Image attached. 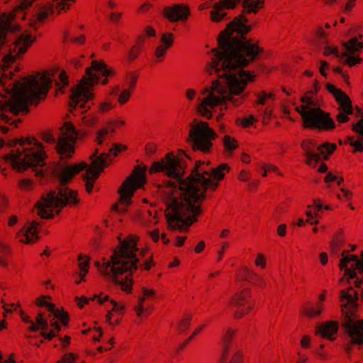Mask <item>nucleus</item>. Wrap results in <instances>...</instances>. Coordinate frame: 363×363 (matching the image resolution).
Masks as SVG:
<instances>
[{
    "label": "nucleus",
    "instance_id": "obj_2",
    "mask_svg": "<svg viewBox=\"0 0 363 363\" xmlns=\"http://www.w3.org/2000/svg\"><path fill=\"white\" fill-rule=\"evenodd\" d=\"M13 13L0 15V53L4 54L2 68L0 69V116L6 123L13 125L16 121L11 120L8 112L17 115L27 112L28 104L36 105L45 99L53 82L60 89L68 84V77L61 72L59 81L55 79L57 71H47L36 77H28L21 81L11 80V71L5 69L16 57L26 52L35 41V37L28 31L20 32L14 23Z\"/></svg>",
    "mask_w": 363,
    "mask_h": 363
},
{
    "label": "nucleus",
    "instance_id": "obj_63",
    "mask_svg": "<svg viewBox=\"0 0 363 363\" xmlns=\"http://www.w3.org/2000/svg\"><path fill=\"white\" fill-rule=\"evenodd\" d=\"M121 16V13H111L110 14V18L113 22L117 23L119 21Z\"/></svg>",
    "mask_w": 363,
    "mask_h": 363
},
{
    "label": "nucleus",
    "instance_id": "obj_5",
    "mask_svg": "<svg viewBox=\"0 0 363 363\" xmlns=\"http://www.w3.org/2000/svg\"><path fill=\"white\" fill-rule=\"evenodd\" d=\"M341 255L339 267L343 274L340 279V284L346 287L341 290L340 298L344 315L342 325L351 337L352 342L359 345L363 342V319L356 320L358 293L353 286L362 287L363 299V255L359 259L357 255L343 250Z\"/></svg>",
    "mask_w": 363,
    "mask_h": 363
},
{
    "label": "nucleus",
    "instance_id": "obj_1",
    "mask_svg": "<svg viewBox=\"0 0 363 363\" xmlns=\"http://www.w3.org/2000/svg\"><path fill=\"white\" fill-rule=\"evenodd\" d=\"M246 21L245 16L240 15L230 22L218 38V48L211 50L213 57L206 71L210 74L216 73L218 79L201 91L206 96L203 99L198 98L197 111L203 117L210 118L211 110L218 105L241 104L247 96V84L254 80L255 75L242 67L254 61L262 50L245 37L250 30Z\"/></svg>",
    "mask_w": 363,
    "mask_h": 363
},
{
    "label": "nucleus",
    "instance_id": "obj_36",
    "mask_svg": "<svg viewBox=\"0 0 363 363\" xmlns=\"http://www.w3.org/2000/svg\"><path fill=\"white\" fill-rule=\"evenodd\" d=\"M161 42L164 48H169L173 43V34L170 33H163L161 38Z\"/></svg>",
    "mask_w": 363,
    "mask_h": 363
},
{
    "label": "nucleus",
    "instance_id": "obj_17",
    "mask_svg": "<svg viewBox=\"0 0 363 363\" xmlns=\"http://www.w3.org/2000/svg\"><path fill=\"white\" fill-rule=\"evenodd\" d=\"M36 324H32L28 328V330L31 332H36L40 330V335L45 339L51 340L56 336L55 330H50L48 331L49 322L43 318L41 313H38L35 318Z\"/></svg>",
    "mask_w": 363,
    "mask_h": 363
},
{
    "label": "nucleus",
    "instance_id": "obj_23",
    "mask_svg": "<svg viewBox=\"0 0 363 363\" xmlns=\"http://www.w3.org/2000/svg\"><path fill=\"white\" fill-rule=\"evenodd\" d=\"M340 107L338 111H343L347 113H353L352 101L350 97L343 91L335 99Z\"/></svg>",
    "mask_w": 363,
    "mask_h": 363
},
{
    "label": "nucleus",
    "instance_id": "obj_48",
    "mask_svg": "<svg viewBox=\"0 0 363 363\" xmlns=\"http://www.w3.org/2000/svg\"><path fill=\"white\" fill-rule=\"evenodd\" d=\"M167 49L164 45L158 46L155 52V57L160 60L164 56Z\"/></svg>",
    "mask_w": 363,
    "mask_h": 363
},
{
    "label": "nucleus",
    "instance_id": "obj_7",
    "mask_svg": "<svg viewBox=\"0 0 363 363\" xmlns=\"http://www.w3.org/2000/svg\"><path fill=\"white\" fill-rule=\"evenodd\" d=\"M96 72L101 73L103 76H110L112 71L103 62L93 60L91 67L86 69L85 75L82 78L80 82L72 89L70 96L71 111L74 115L79 113L82 114L89 109L91 106L88 103L94 97L91 89L94 84L99 83V78Z\"/></svg>",
    "mask_w": 363,
    "mask_h": 363
},
{
    "label": "nucleus",
    "instance_id": "obj_21",
    "mask_svg": "<svg viewBox=\"0 0 363 363\" xmlns=\"http://www.w3.org/2000/svg\"><path fill=\"white\" fill-rule=\"evenodd\" d=\"M335 128V123L330 113L319 108V131H330Z\"/></svg>",
    "mask_w": 363,
    "mask_h": 363
},
{
    "label": "nucleus",
    "instance_id": "obj_35",
    "mask_svg": "<svg viewBox=\"0 0 363 363\" xmlns=\"http://www.w3.org/2000/svg\"><path fill=\"white\" fill-rule=\"evenodd\" d=\"M223 144L225 149L228 151H232L237 147L236 141L228 135H225L223 138Z\"/></svg>",
    "mask_w": 363,
    "mask_h": 363
},
{
    "label": "nucleus",
    "instance_id": "obj_3",
    "mask_svg": "<svg viewBox=\"0 0 363 363\" xmlns=\"http://www.w3.org/2000/svg\"><path fill=\"white\" fill-rule=\"evenodd\" d=\"M203 162H196L192 173L186 180L182 179L184 169L182 162L168 153L160 162H153L150 172H164L170 178L175 179L179 187L169 186L161 191V197L166 207L165 216L169 228L181 230L197 220L201 209L196 203L205 199L207 188L215 190L225 176L224 171L229 167L223 163L216 168L203 167Z\"/></svg>",
    "mask_w": 363,
    "mask_h": 363
},
{
    "label": "nucleus",
    "instance_id": "obj_47",
    "mask_svg": "<svg viewBox=\"0 0 363 363\" xmlns=\"http://www.w3.org/2000/svg\"><path fill=\"white\" fill-rule=\"evenodd\" d=\"M191 315H189V317L186 318L185 319H183L181 320L179 325V330L180 331H184L186 330L189 326V323L191 321Z\"/></svg>",
    "mask_w": 363,
    "mask_h": 363
},
{
    "label": "nucleus",
    "instance_id": "obj_43",
    "mask_svg": "<svg viewBox=\"0 0 363 363\" xmlns=\"http://www.w3.org/2000/svg\"><path fill=\"white\" fill-rule=\"evenodd\" d=\"M82 119L83 123L86 126L93 125L94 124H95V123L97 121L96 117L94 116H91V115L84 116V117H82Z\"/></svg>",
    "mask_w": 363,
    "mask_h": 363
},
{
    "label": "nucleus",
    "instance_id": "obj_4",
    "mask_svg": "<svg viewBox=\"0 0 363 363\" xmlns=\"http://www.w3.org/2000/svg\"><path fill=\"white\" fill-rule=\"evenodd\" d=\"M126 146L120 144H113L108 149V152L99 154L98 149L91 155L92 162L90 166L86 162L79 164L69 165L65 162L59 163L53 167V174L59 182L57 191H50L42 196L40 201L35 204L36 213L42 218H52L54 213H59L61 208L65 206H73L79 203L77 192L68 188L66 184L72 181L74 175L85 169L84 179L86 181V189L91 192L94 179H97L104 167L110 163L109 156H116L118 152L125 150Z\"/></svg>",
    "mask_w": 363,
    "mask_h": 363
},
{
    "label": "nucleus",
    "instance_id": "obj_24",
    "mask_svg": "<svg viewBox=\"0 0 363 363\" xmlns=\"http://www.w3.org/2000/svg\"><path fill=\"white\" fill-rule=\"evenodd\" d=\"M155 291L152 289H148L146 288H143V296H140L138 298L139 306L135 308L137 311V315L138 316H140L144 312L143 308V302L145 300V298H155Z\"/></svg>",
    "mask_w": 363,
    "mask_h": 363
},
{
    "label": "nucleus",
    "instance_id": "obj_51",
    "mask_svg": "<svg viewBox=\"0 0 363 363\" xmlns=\"http://www.w3.org/2000/svg\"><path fill=\"white\" fill-rule=\"evenodd\" d=\"M34 1L35 0H24L22 1H20L18 3V4L17 5V7L19 10L23 11V10L26 9L28 7H29L31 5L32 2Z\"/></svg>",
    "mask_w": 363,
    "mask_h": 363
},
{
    "label": "nucleus",
    "instance_id": "obj_11",
    "mask_svg": "<svg viewBox=\"0 0 363 363\" xmlns=\"http://www.w3.org/2000/svg\"><path fill=\"white\" fill-rule=\"evenodd\" d=\"M145 183V171L139 167L135 168V175L130 176L123 183L119 189L120 201L124 207L119 208L118 204L112 206V210L118 213H124L126 207L131 203V197L138 188H140Z\"/></svg>",
    "mask_w": 363,
    "mask_h": 363
},
{
    "label": "nucleus",
    "instance_id": "obj_49",
    "mask_svg": "<svg viewBox=\"0 0 363 363\" xmlns=\"http://www.w3.org/2000/svg\"><path fill=\"white\" fill-rule=\"evenodd\" d=\"M140 51V48H136V47H133L129 52L128 53V59L129 61H133L138 57V53Z\"/></svg>",
    "mask_w": 363,
    "mask_h": 363
},
{
    "label": "nucleus",
    "instance_id": "obj_32",
    "mask_svg": "<svg viewBox=\"0 0 363 363\" xmlns=\"http://www.w3.org/2000/svg\"><path fill=\"white\" fill-rule=\"evenodd\" d=\"M79 268L80 269V277L82 280H84V278L86 273L88 272V267H89V259L86 258L80 255L79 256Z\"/></svg>",
    "mask_w": 363,
    "mask_h": 363
},
{
    "label": "nucleus",
    "instance_id": "obj_10",
    "mask_svg": "<svg viewBox=\"0 0 363 363\" xmlns=\"http://www.w3.org/2000/svg\"><path fill=\"white\" fill-rule=\"evenodd\" d=\"M189 138L194 150L207 153L212 149V141L216 139V134L207 123L200 121L191 126Z\"/></svg>",
    "mask_w": 363,
    "mask_h": 363
},
{
    "label": "nucleus",
    "instance_id": "obj_45",
    "mask_svg": "<svg viewBox=\"0 0 363 363\" xmlns=\"http://www.w3.org/2000/svg\"><path fill=\"white\" fill-rule=\"evenodd\" d=\"M77 356L73 353H66L62 358L63 363H74Z\"/></svg>",
    "mask_w": 363,
    "mask_h": 363
},
{
    "label": "nucleus",
    "instance_id": "obj_22",
    "mask_svg": "<svg viewBox=\"0 0 363 363\" xmlns=\"http://www.w3.org/2000/svg\"><path fill=\"white\" fill-rule=\"evenodd\" d=\"M337 324L336 322L329 321L324 325H319V335L330 340H333V336L337 331Z\"/></svg>",
    "mask_w": 363,
    "mask_h": 363
},
{
    "label": "nucleus",
    "instance_id": "obj_56",
    "mask_svg": "<svg viewBox=\"0 0 363 363\" xmlns=\"http://www.w3.org/2000/svg\"><path fill=\"white\" fill-rule=\"evenodd\" d=\"M113 107V106L112 105L111 103L106 101L101 104L100 111L101 112H106V111H109L110 109H111Z\"/></svg>",
    "mask_w": 363,
    "mask_h": 363
},
{
    "label": "nucleus",
    "instance_id": "obj_6",
    "mask_svg": "<svg viewBox=\"0 0 363 363\" xmlns=\"http://www.w3.org/2000/svg\"><path fill=\"white\" fill-rule=\"evenodd\" d=\"M139 252L133 240L122 241L118 250H115L111 257V259L101 264L96 262L103 276L108 278L115 285L126 292L131 290L132 279L130 276L136 270L140 262V258L137 255Z\"/></svg>",
    "mask_w": 363,
    "mask_h": 363
},
{
    "label": "nucleus",
    "instance_id": "obj_44",
    "mask_svg": "<svg viewBox=\"0 0 363 363\" xmlns=\"http://www.w3.org/2000/svg\"><path fill=\"white\" fill-rule=\"evenodd\" d=\"M130 92L128 89L123 90L118 96V102L121 104L126 103L130 98Z\"/></svg>",
    "mask_w": 363,
    "mask_h": 363
},
{
    "label": "nucleus",
    "instance_id": "obj_20",
    "mask_svg": "<svg viewBox=\"0 0 363 363\" xmlns=\"http://www.w3.org/2000/svg\"><path fill=\"white\" fill-rule=\"evenodd\" d=\"M50 298L49 296H43L38 298L37 300V305L38 306H45L48 308V311L53 314L55 318L57 320H59L63 325H67V320H68V315L66 312L63 311H60L58 309H56L55 308V305L50 303H48L45 301V298Z\"/></svg>",
    "mask_w": 363,
    "mask_h": 363
},
{
    "label": "nucleus",
    "instance_id": "obj_30",
    "mask_svg": "<svg viewBox=\"0 0 363 363\" xmlns=\"http://www.w3.org/2000/svg\"><path fill=\"white\" fill-rule=\"evenodd\" d=\"M351 55L352 54L347 53V52H342L340 57L342 59L345 58L344 62L346 65H347L350 67H352V66H354L357 64H359L361 62V61H362L361 58H359L358 57L352 56Z\"/></svg>",
    "mask_w": 363,
    "mask_h": 363
},
{
    "label": "nucleus",
    "instance_id": "obj_16",
    "mask_svg": "<svg viewBox=\"0 0 363 363\" xmlns=\"http://www.w3.org/2000/svg\"><path fill=\"white\" fill-rule=\"evenodd\" d=\"M40 223L33 220L32 222H27L23 228L17 233V237H21L20 241L26 244H30L39 238L38 235V227Z\"/></svg>",
    "mask_w": 363,
    "mask_h": 363
},
{
    "label": "nucleus",
    "instance_id": "obj_55",
    "mask_svg": "<svg viewBox=\"0 0 363 363\" xmlns=\"http://www.w3.org/2000/svg\"><path fill=\"white\" fill-rule=\"evenodd\" d=\"M350 145L354 147L355 152H362L363 151V145L362 142L359 140H356L354 142H351Z\"/></svg>",
    "mask_w": 363,
    "mask_h": 363
},
{
    "label": "nucleus",
    "instance_id": "obj_39",
    "mask_svg": "<svg viewBox=\"0 0 363 363\" xmlns=\"http://www.w3.org/2000/svg\"><path fill=\"white\" fill-rule=\"evenodd\" d=\"M273 98L274 94L272 93H267L266 91H262L257 96V102L262 105H264L266 100L272 99Z\"/></svg>",
    "mask_w": 363,
    "mask_h": 363
},
{
    "label": "nucleus",
    "instance_id": "obj_27",
    "mask_svg": "<svg viewBox=\"0 0 363 363\" xmlns=\"http://www.w3.org/2000/svg\"><path fill=\"white\" fill-rule=\"evenodd\" d=\"M336 149L337 145L335 143H325L319 145V160L320 157L325 160H328Z\"/></svg>",
    "mask_w": 363,
    "mask_h": 363
},
{
    "label": "nucleus",
    "instance_id": "obj_40",
    "mask_svg": "<svg viewBox=\"0 0 363 363\" xmlns=\"http://www.w3.org/2000/svg\"><path fill=\"white\" fill-rule=\"evenodd\" d=\"M339 113L336 116L337 121L340 123H345L349 121L350 117L349 115H352L353 113H347L343 111H338Z\"/></svg>",
    "mask_w": 363,
    "mask_h": 363
},
{
    "label": "nucleus",
    "instance_id": "obj_50",
    "mask_svg": "<svg viewBox=\"0 0 363 363\" xmlns=\"http://www.w3.org/2000/svg\"><path fill=\"white\" fill-rule=\"evenodd\" d=\"M337 179V177L331 172H328L323 178L324 182L328 185H330L331 182H335Z\"/></svg>",
    "mask_w": 363,
    "mask_h": 363
},
{
    "label": "nucleus",
    "instance_id": "obj_14",
    "mask_svg": "<svg viewBox=\"0 0 363 363\" xmlns=\"http://www.w3.org/2000/svg\"><path fill=\"white\" fill-rule=\"evenodd\" d=\"M74 0H55V4H48L46 6L41 7L37 12L36 20H33L30 22V26L37 28L36 24L38 21H42L46 18L48 15L52 13L54 10L56 9L60 13L62 10H66L69 8L70 4L74 2Z\"/></svg>",
    "mask_w": 363,
    "mask_h": 363
},
{
    "label": "nucleus",
    "instance_id": "obj_41",
    "mask_svg": "<svg viewBox=\"0 0 363 363\" xmlns=\"http://www.w3.org/2000/svg\"><path fill=\"white\" fill-rule=\"evenodd\" d=\"M18 186L23 191L31 189L33 187V182L30 179H22L18 182Z\"/></svg>",
    "mask_w": 363,
    "mask_h": 363
},
{
    "label": "nucleus",
    "instance_id": "obj_33",
    "mask_svg": "<svg viewBox=\"0 0 363 363\" xmlns=\"http://www.w3.org/2000/svg\"><path fill=\"white\" fill-rule=\"evenodd\" d=\"M318 214V202L314 201V210L313 212L311 210H308L306 211V215L307 216V219L306 220V223L313 224L318 223V219L316 218V216Z\"/></svg>",
    "mask_w": 363,
    "mask_h": 363
},
{
    "label": "nucleus",
    "instance_id": "obj_26",
    "mask_svg": "<svg viewBox=\"0 0 363 363\" xmlns=\"http://www.w3.org/2000/svg\"><path fill=\"white\" fill-rule=\"evenodd\" d=\"M235 332L230 329L228 330L226 334H225L222 337L223 342V352L220 357V363H225L227 361V356L229 350L228 343L230 342L233 334Z\"/></svg>",
    "mask_w": 363,
    "mask_h": 363
},
{
    "label": "nucleus",
    "instance_id": "obj_9",
    "mask_svg": "<svg viewBox=\"0 0 363 363\" xmlns=\"http://www.w3.org/2000/svg\"><path fill=\"white\" fill-rule=\"evenodd\" d=\"M79 131L69 122H66L61 130L58 140L47 131L42 133L41 138L49 144H54L55 148L62 158L69 157L74 152V144L79 135Z\"/></svg>",
    "mask_w": 363,
    "mask_h": 363
},
{
    "label": "nucleus",
    "instance_id": "obj_37",
    "mask_svg": "<svg viewBox=\"0 0 363 363\" xmlns=\"http://www.w3.org/2000/svg\"><path fill=\"white\" fill-rule=\"evenodd\" d=\"M337 196L339 199H345L350 201L352 199V193L345 188H341L340 193H338Z\"/></svg>",
    "mask_w": 363,
    "mask_h": 363
},
{
    "label": "nucleus",
    "instance_id": "obj_53",
    "mask_svg": "<svg viewBox=\"0 0 363 363\" xmlns=\"http://www.w3.org/2000/svg\"><path fill=\"white\" fill-rule=\"evenodd\" d=\"M255 121V117L252 115H250L242 119V123L243 126L247 127L251 125Z\"/></svg>",
    "mask_w": 363,
    "mask_h": 363
},
{
    "label": "nucleus",
    "instance_id": "obj_64",
    "mask_svg": "<svg viewBox=\"0 0 363 363\" xmlns=\"http://www.w3.org/2000/svg\"><path fill=\"white\" fill-rule=\"evenodd\" d=\"M255 264L257 266H261L262 267H264L265 266V262H264V257L263 255H259L256 261H255Z\"/></svg>",
    "mask_w": 363,
    "mask_h": 363
},
{
    "label": "nucleus",
    "instance_id": "obj_57",
    "mask_svg": "<svg viewBox=\"0 0 363 363\" xmlns=\"http://www.w3.org/2000/svg\"><path fill=\"white\" fill-rule=\"evenodd\" d=\"M310 337L308 335H304L301 340V345L303 347L307 348L310 345Z\"/></svg>",
    "mask_w": 363,
    "mask_h": 363
},
{
    "label": "nucleus",
    "instance_id": "obj_19",
    "mask_svg": "<svg viewBox=\"0 0 363 363\" xmlns=\"http://www.w3.org/2000/svg\"><path fill=\"white\" fill-rule=\"evenodd\" d=\"M301 147L304 150L306 163L311 167H315L318 163V155L315 153L317 148L315 141L311 139L304 140L301 143Z\"/></svg>",
    "mask_w": 363,
    "mask_h": 363
},
{
    "label": "nucleus",
    "instance_id": "obj_28",
    "mask_svg": "<svg viewBox=\"0 0 363 363\" xmlns=\"http://www.w3.org/2000/svg\"><path fill=\"white\" fill-rule=\"evenodd\" d=\"M96 298H98V302L101 304H103L106 301H109L111 304L112 305V311H116V313L121 314L122 313L123 309H124V306L123 305H121L119 303H118L116 301L114 300H110L109 299V296H104V297H101V296H98L97 295H94V297L92 298V300L95 299Z\"/></svg>",
    "mask_w": 363,
    "mask_h": 363
},
{
    "label": "nucleus",
    "instance_id": "obj_46",
    "mask_svg": "<svg viewBox=\"0 0 363 363\" xmlns=\"http://www.w3.org/2000/svg\"><path fill=\"white\" fill-rule=\"evenodd\" d=\"M326 87L328 91L333 95L335 99L339 96V93L341 94L343 92L341 89H337L334 85L331 84H327Z\"/></svg>",
    "mask_w": 363,
    "mask_h": 363
},
{
    "label": "nucleus",
    "instance_id": "obj_31",
    "mask_svg": "<svg viewBox=\"0 0 363 363\" xmlns=\"http://www.w3.org/2000/svg\"><path fill=\"white\" fill-rule=\"evenodd\" d=\"M10 248L6 245L0 242V265L2 267L7 266L6 258L9 255Z\"/></svg>",
    "mask_w": 363,
    "mask_h": 363
},
{
    "label": "nucleus",
    "instance_id": "obj_38",
    "mask_svg": "<svg viewBox=\"0 0 363 363\" xmlns=\"http://www.w3.org/2000/svg\"><path fill=\"white\" fill-rule=\"evenodd\" d=\"M301 313L302 315H306L308 318H313L317 313V312L315 311V309L312 306H311V305H307V306L303 307L301 309Z\"/></svg>",
    "mask_w": 363,
    "mask_h": 363
},
{
    "label": "nucleus",
    "instance_id": "obj_59",
    "mask_svg": "<svg viewBox=\"0 0 363 363\" xmlns=\"http://www.w3.org/2000/svg\"><path fill=\"white\" fill-rule=\"evenodd\" d=\"M286 225L285 224H281L278 226L277 233L279 236H284L286 233Z\"/></svg>",
    "mask_w": 363,
    "mask_h": 363
},
{
    "label": "nucleus",
    "instance_id": "obj_18",
    "mask_svg": "<svg viewBox=\"0 0 363 363\" xmlns=\"http://www.w3.org/2000/svg\"><path fill=\"white\" fill-rule=\"evenodd\" d=\"M164 13L170 21H179L187 19L189 11L188 7L177 4L165 8Z\"/></svg>",
    "mask_w": 363,
    "mask_h": 363
},
{
    "label": "nucleus",
    "instance_id": "obj_62",
    "mask_svg": "<svg viewBox=\"0 0 363 363\" xmlns=\"http://www.w3.org/2000/svg\"><path fill=\"white\" fill-rule=\"evenodd\" d=\"M328 67V64L325 61L321 62V66L319 67V73H320L322 75L325 76V68Z\"/></svg>",
    "mask_w": 363,
    "mask_h": 363
},
{
    "label": "nucleus",
    "instance_id": "obj_52",
    "mask_svg": "<svg viewBox=\"0 0 363 363\" xmlns=\"http://www.w3.org/2000/svg\"><path fill=\"white\" fill-rule=\"evenodd\" d=\"M342 243L340 240L333 241L331 244V250L333 253H338L342 247Z\"/></svg>",
    "mask_w": 363,
    "mask_h": 363
},
{
    "label": "nucleus",
    "instance_id": "obj_54",
    "mask_svg": "<svg viewBox=\"0 0 363 363\" xmlns=\"http://www.w3.org/2000/svg\"><path fill=\"white\" fill-rule=\"evenodd\" d=\"M203 327H204V326H203V325H202V326H201L200 328H199L198 329H196V330L194 331V333L192 334V335H191V337H189L187 339V340H186L184 344H182V345L180 346L179 349H180V350H182V349H183V348H184V347L188 344V342H190V341L193 339V337H194L195 335H197V334H198V333H199V332H200V331L203 328Z\"/></svg>",
    "mask_w": 363,
    "mask_h": 363
},
{
    "label": "nucleus",
    "instance_id": "obj_25",
    "mask_svg": "<svg viewBox=\"0 0 363 363\" xmlns=\"http://www.w3.org/2000/svg\"><path fill=\"white\" fill-rule=\"evenodd\" d=\"M344 51L350 54H354L357 51L363 49V43L359 42L357 37L352 38L347 42L343 43Z\"/></svg>",
    "mask_w": 363,
    "mask_h": 363
},
{
    "label": "nucleus",
    "instance_id": "obj_8",
    "mask_svg": "<svg viewBox=\"0 0 363 363\" xmlns=\"http://www.w3.org/2000/svg\"><path fill=\"white\" fill-rule=\"evenodd\" d=\"M12 143L18 144V147L6 155L5 159L18 172L44 165L46 156L44 147L35 138H21Z\"/></svg>",
    "mask_w": 363,
    "mask_h": 363
},
{
    "label": "nucleus",
    "instance_id": "obj_34",
    "mask_svg": "<svg viewBox=\"0 0 363 363\" xmlns=\"http://www.w3.org/2000/svg\"><path fill=\"white\" fill-rule=\"evenodd\" d=\"M246 279L252 284L257 286H262L263 284V279L257 274L251 272L246 269Z\"/></svg>",
    "mask_w": 363,
    "mask_h": 363
},
{
    "label": "nucleus",
    "instance_id": "obj_60",
    "mask_svg": "<svg viewBox=\"0 0 363 363\" xmlns=\"http://www.w3.org/2000/svg\"><path fill=\"white\" fill-rule=\"evenodd\" d=\"M355 2L356 0H349V1L345 5V11L347 13L350 12L354 6Z\"/></svg>",
    "mask_w": 363,
    "mask_h": 363
},
{
    "label": "nucleus",
    "instance_id": "obj_42",
    "mask_svg": "<svg viewBox=\"0 0 363 363\" xmlns=\"http://www.w3.org/2000/svg\"><path fill=\"white\" fill-rule=\"evenodd\" d=\"M147 218H146V216L145 215H143V220L144 221V223L145 224H152V223H156V220H155V216L154 215V213L152 212L151 211L148 210L147 211Z\"/></svg>",
    "mask_w": 363,
    "mask_h": 363
},
{
    "label": "nucleus",
    "instance_id": "obj_12",
    "mask_svg": "<svg viewBox=\"0 0 363 363\" xmlns=\"http://www.w3.org/2000/svg\"><path fill=\"white\" fill-rule=\"evenodd\" d=\"M237 4H242L248 13H256L257 9L264 4V0H222L212 6L210 11L211 18L213 22H220L227 16V9L234 8Z\"/></svg>",
    "mask_w": 363,
    "mask_h": 363
},
{
    "label": "nucleus",
    "instance_id": "obj_29",
    "mask_svg": "<svg viewBox=\"0 0 363 363\" xmlns=\"http://www.w3.org/2000/svg\"><path fill=\"white\" fill-rule=\"evenodd\" d=\"M109 131L111 133L115 131V128L113 126V122H110L108 127L102 128L97 132L96 140L99 145L103 144L104 138L108 135Z\"/></svg>",
    "mask_w": 363,
    "mask_h": 363
},
{
    "label": "nucleus",
    "instance_id": "obj_61",
    "mask_svg": "<svg viewBox=\"0 0 363 363\" xmlns=\"http://www.w3.org/2000/svg\"><path fill=\"white\" fill-rule=\"evenodd\" d=\"M242 358L238 352H236L233 357L228 363H241Z\"/></svg>",
    "mask_w": 363,
    "mask_h": 363
},
{
    "label": "nucleus",
    "instance_id": "obj_13",
    "mask_svg": "<svg viewBox=\"0 0 363 363\" xmlns=\"http://www.w3.org/2000/svg\"><path fill=\"white\" fill-rule=\"evenodd\" d=\"M302 105L296 107L303 120L306 128L318 129V103L313 91H308L301 97Z\"/></svg>",
    "mask_w": 363,
    "mask_h": 363
},
{
    "label": "nucleus",
    "instance_id": "obj_15",
    "mask_svg": "<svg viewBox=\"0 0 363 363\" xmlns=\"http://www.w3.org/2000/svg\"><path fill=\"white\" fill-rule=\"evenodd\" d=\"M250 295L249 290L246 289L240 293L237 294L231 300L230 303L236 307V310L234 312L235 318H241L248 310L252 308L253 304L248 300Z\"/></svg>",
    "mask_w": 363,
    "mask_h": 363
},
{
    "label": "nucleus",
    "instance_id": "obj_58",
    "mask_svg": "<svg viewBox=\"0 0 363 363\" xmlns=\"http://www.w3.org/2000/svg\"><path fill=\"white\" fill-rule=\"evenodd\" d=\"M20 315H21V318L22 320L24 323H29L30 325H31L32 324H35L34 322L30 320L29 316L26 315L22 311H20Z\"/></svg>",
    "mask_w": 363,
    "mask_h": 363
}]
</instances>
